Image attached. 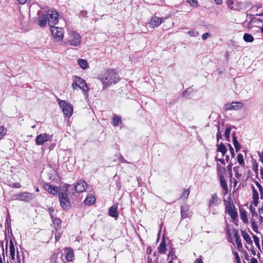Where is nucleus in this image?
I'll return each instance as SVG.
<instances>
[{"mask_svg": "<svg viewBox=\"0 0 263 263\" xmlns=\"http://www.w3.org/2000/svg\"><path fill=\"white\" fill-rule=\"evenodd\" d=\"M158 252L160 253H165L166 245L164 240L161 241L158 247Z\"/></svg>", "mask_w": 263, "mask_h": 263, "instance_id": "obj_31", "label": "nucleus"}, {"mask_svg": "<svg viewBox=\"0 0 263 263\" xmlns=\"http://www.w3.org/2000/svg\"><path fill=\"white\" fill-rule=\"evenodd\" d=\"M251 226L254 232L256 233H259L258 231V226L254 220H251Z\"/></svg>", "mask_w": 263, "mask_h": 263, "instance_id": "obj_38", "label": "nucleus"}, {"mask_svg": "<svg viewBox=\"0 0 263 263\" xmlns=\"http://www.w3.org/2000/svg\"><path fill=\"white\" fill-rule=\"evenodd\" d=\"M50 136L46 134L37 135L35 138V143L37 145H42L49 140Z\"/></svg>", "mask_w": 263, "mask_h": 263, "instance_id": "obj_8", "label": "nucleus"}, {"mask_svg": "<svg viewBox=\"0 0 263 263\" xmlns=\"http://www.w3.org/2000/svg\"><path fill=\"white\" fill-rule=\"evenodd\" d=\"M95 200L96 199H95V197L93 196L92 195H90V196H87L84 202L85 204H86V205H92L95 203Z\"/></svg>", "mask_w": 263, "mask_h": 263, "instance_id": "obj_22", "label": "nucleus"}, {"mask_svg": "<svg viewBox=\"0 0 263 263\" xmlns=\"http://www.w3.org/2000/svg\"><path fill=\"white\" fill-rule=\"evenodd\" d=\"M217 172L219 177L224 176V172H225V168L218 163L217 164Z\"/></svg>", "mask_w": 263, "mask_h": 263, "instance_id": "obj_25", "label": "nucleus"}, {"mask_svg": "<svg viewBox=\"0 0 263 263\" xmlns=\"http://www.w3.org/2000/svg\"><path fill=\"white\" fill-rule=\"evenodd\" d=\"M118 74L114 70L108 69L103 75L101 81L104 85L103 89L119 81Z\"/></svg>", "mask_w": 263, "mask_h": 263, "instance_id": "obj_1", "label": "nucleus"}, {"mask_svg": "<svg viewBox=\"0 0 263 263\" xmlns=\"http://www.w3.org/2000/svg\"><path fill=\"white\" fill-rule=\"evenodd\" d=\"M112 125L114 126H117L119 125V123L121 122V118L117 116L116 115H115L112 117Z\"/></svg>", "mask_w": 263, "mask_h": 263, "instance_id": "obj_32", "label": "nucleus"}, {"mask_svg": "<svg viewBox=\"0 0 263 263\" xmlns=\"http://www.w3.org/2000/svg\"><path fill=\"white\" fill-rule=\"evenodd\" d=\"M7 133V129L4 126H0V140L2 139Z\"/></svg>", "mask_w": 263, "mask_h": 263, "instance_id": "obj_35", "label": "nucleus"}, {"mask_svg": "<svg viewBox=\"0 0 263 263\" xmlns=\"http://www.w3.org/2000/svg\"><path fill=\"white\" fill-rule=\"evenodd\" d=\"M228 213L230 215L232 219H235L237 216V211L234 209H232L231 208L228 210Z\"/></svg>", "mask_w": 263, "mask_h": 263, "instance_id": "obj_30", "label": "nucleus"}, {"mask_svg": "<svg viewBox=\"0 0 263 263\" xmlns=\"http://www.w3.org/2000/svg\"><path fill=\"white\" fill-rule=\"evenodd\" d=\"M187 33L190 36L196 37V36H198L199 35L198 32H197V31H195L194 30L189 31Z\"/></svg>", "mask_w": 263, "mask_h": 263, "instance_id": "obj_41", "label": "nucleus"}, {"mask_svg": "<svg viewBox=\"0 0 263 263\" xmlns=\"http://www.w3.org/2000/svg\"><path fill=\"white\" fill-rule=\"evenodd\" d=\"M34 198V196L32 193L27 192L14 194L12 196L13 200H21L27 202L31 201Z\"/></svg>", "mask_w": 263, "mask_h": 263, "instance_id": "obj_4", "label": "nucleus"}, {"mask_svg": "<svg viewBox=\"0 0 263 263\" xmlns=\"http://www.w3.org/2000/svg\"><path fill=\"white\" fill-rule=\"evenodd\" d=\"M210 36V34L208 32H206L202 34V39L203 40H205L207 39Z\"/></svg>", "mask_w": 263, "mask_h": 263, "instance_id": "obj_52", "label": "nucleus"}, {"mask_svg": "<svg viewBox=\"0 0 263 263\" xmlns=\"http://www.w3.org/2000/svg\"><path fill=\"white\" fill-rule=\"evenodd\" d=\"M216 138H217V142L219 141L220 139L222 138L221 134V132L220 131V127H219V125H218V132H217V135H216Z\"/></svg>", "mask_w": 263, "mask_h": 263, "instance_id": "obj_46", "label": "nucleus"}, {"mask_svg": "<svg viewBox=\"0 0 263 263\" xmlns=\"http://www.w3.org/2000/svg\"><path fill=\"white\" fill-rule=\"evenodd\" d=\"M86 183L84 181L79 180L75 185L74 189L78 193H82L86 190Z\"/></svg>", "mask_w": 263, "mask_h": 263, "instance_id": "obj_11", "label": "nucleus"}, {"mask_svg": "<svg viewBox=\"0 0 263 263\" xmlns=\"http://www.w3.org/2000/svg\"><path fill=\"white\" fill-rule=\"evenodd\" d=\"M234 256H235V258L236 262L237 263H239V261H240V258H239L238 254L237 252H235L234 253Z\"/></svg>", "mask_w": 263, "mask_h": 263, "instance_id": "obj_53", "label": "nucleus"}, {"mask_svg": "<svg viewBox=\"0 0 263 263\" xmlns=\"http://www.w3.org/2000/svg\"><path fill=\"white\" fill-rule=\"evenodd\" d=\"M254 183L258 189H259V187H262V186L259 183V182L258 181H255Z\"/></svg>", "mask_w": 263, "mask_h": 263, "instance_id": "obj_64", "label": "nucleus"}, {"mask_svg": "<svg viewBox=\"0 0 263 263\" xmlns=\"http://www.w3.org/2000/svg\"><path fill=\"white\" fill-rule=\"evenodd\" d=\"M58 104L65 116L70 117L72 115L73 108L70 104L67 103L64 100L60 99L58 100Z\"/></svg>", "mask_w": 263, "mask_h": 263, "instance_id": "obj_3", "label": "nucleus"}, {"mask_svg": "<svg viewBox=\"0 0 263 263\" xmlns=\"http://www.w3.org/2000/svg\"><path fill=\"white\" fill-rule=\"evenodd\" d=\"M61 207L64 210H68L70 208V201L68 196L59 198Z\"/></svg>", "mask_w": 263, "mask_h": 263, "instance_id": "obj_9", "label": "nucleus"}, {"mask_svg": "<svg viewBox=\"0 0 263 263\" xmlns=\"http://www.w3.org/2000/svg\"><path fill=\"white\" fill-rule=\"evenodd\" d=\"M72 87L73 89H77L78 87L82 89L84 91H88V87L85 81L83 79L77 76L73 77V83Z\"/></svg>", "mask_w": 263, "mask_h": 263, "instance_id": "obj_2", "label": "nucleus"}, {"mask_svg": "<svg viewBox=\"0 0 263 263\" xmlns=\"http://www.w3.org/2000/svg\"><path fill=\"white\" fill-rule=\"evenodd\" d=\"M228 146L229 147V150L230 151V153H231V154L232 155V157H234L235 156V153H234V151L233 149V148L232 147V146H231V145L230 144H228Z\"/></svg>", "mask_w": 263, "mask_h": 263, "instance_id": "obj_48", "label": "nucleus"}, {"mask_svg": "<svg viewBox=\"0 0 263 263\" xmlns=\"http://www.w3.org/2000/svg\"><path fill=\"white\" fill-rule=\"evenodd\" d=\"M243 104L241 102H232L231 104H228L227 105V109L230 110H238L242 108Z\"/></svg>", "mask_w": 263, "mask_h": 263, "instance_id": "obj_16", "label": "nucleus"}, {"mask_svg": "<svg viewBox=\"0 0 263 263\" xmlns=\"http://www.w3.org/2000/svg\"><path fill=\"white\" fill-rule=\"evenodd\" d=\"M253 170L256 173H257L258 172V164L255 162V163H253Z\"/></svg>", "mask_w": 263, "mask_h": 263, "instance_id": "obj_50", "label": "nucleus"}, {"mask_svg": "<svg viewBox=\"0 0 263 263\" xmlns=\"http://www.w3.org/2000/svg\"><path fill=\"white\" fill-rule=\"evenodd\" d=\"M50 30L52 35L57 41L63 40L64 31L62 28L53 26L50 27Z\"/></svg>", "mask_w": 263, "mask_h": 263, "instance_id": "obj_7", "label": "nucleus"}, {"mask_svg": "<svg viewBox=\"0 0 263 263\" xmlns=\"http://www.w3.org/2000/svg\"><path fill=\"white\" fill-rule=\"evenodd\" d=\"M53 221L54 223L56 222L58 224L61 222V220L59 218H53Z\"/></svg>", "mask_w": 263, "mask_h": 263, "instance_id": "obj_59", "label": "nucleus"}, {"mask_svg": "<svg viewBox=\"0 0 263 263\" xmlns=\"http://www.w3.org/2000/svg\"><path fill=\"white\" fill-rule=\"evenodd\" d=\"M168 257H170L171 260H172V261H173V260L175 259H176V258H177V257L175 256V254L172 251H171L169 253V254H168Z\"/></svg>", "mask_w": 263, "mask_h": 263, "instance_id": "obj_47", "label": "nucleus"}, {"mask_svg": "<svg viewBox=\"0 0 263 263\" xmlns=\"http://www.w3.org/2000/svg\"><path fill=\"white\" fill-rule=\"evenodd\" d=\"M241 235H242V237L243 238V239H245V240L248 244L250 245V244L252 243V241L251 240V237L249 235V234H248L244 231H241Z\"/></svg>", "mask_w": 263, "mask_h": 263, "instance_id": "obj_24", "label": "nucleus"}, {"mask_svg": "<svg viewBox=\"0 0 263 263\" xmlns=\"http://www.w3.org/2000/svg\"><path fill=\"white\" fill-rule=\"evenodd\" d=\"M48 211L50 213L51 218L53 219V217L52 213L54 212V209L52 207H50L48 209Z\"/></svg>", "mask_w": 263, "mask_h": 263, "instance_id": "obj_51", "label": "nucleus"}, {"mask_svg": "<svg viewBox=\"0 0 263 263\" xmlns=\"http://www.w3.org/2000/svg\"><path fill=\"white\" fill-rule=\"evenodd\" d=\"M250 212L252 213V216L256 217V216H258L257 213L255 211V209L254 208H253L251 205L250 207Z\"/></svg>", "mask_w": 263, "mask_h": 263, "instance_id": "obj_45", "label": "nucleus"}, {"mask_svg": "<svg viewBox=\"0 0 263 263\" xmlns=\"http://www.w3.org/2000/svg\"><path fill=\"white\" fill-rule=\"evenodd\" d=\"M233 144L235 148L236 152H238L241 148V146H240L238 141H237V142L235 141L234 143H233Z\"/></svg>", "mask_w": 263, "mask_h": 263, "instance_id": "obj_44", "label": "nucleus"}, {"mask_svg": "<svg viewBox=\"0 0 263 263\" xmlns=\"http://www.w3.org/2000/svg\"><path fill=\"white\" fill-rule=\"evenodd\" d=\"M250 263H258V261L257 259L255 258H252L251 259V262Z\"/></svg>", "mask_w": 263, "mask_h": 263, "instance_id": "obj_63", "label": "nucleus"}, {"mask_svg": "<svg viewBox=\"0 0 263 263\" xmlns=\"http://www.w3.org/2000/svg\"><path fill=\"white\" fill-rule=\"evenodd\" d=\"M190 194V190L189 189L185 190L184 191L182 194L180 199H182L183 200H186L188 196Z\"/></svg>", "mask_w": 263, "mask_h": 263, "instance_id": "obj_34", "label": "nucleus"}, {"mask_svg": "<svg viewBox=\"0 0 263 263\" xmlns=\"http://www.w3.org/2000/svg\"><path fill=\"white\" fill-rule=\"evenodd\" d=\"M70 186L68 184H64L59 190V198L68 196V188Z\"/></svg>", "mask_w": 263, "mask_h": 263, "instance_id": "obj_13", "label": "nucleus"}, {"mask_svg": "<svg viewBox=\"0 0 263 263\" xmlns=\"http://www.w3.org/2000/svg\"><path fill=\"white\" fill-rule=\"evenodd\" d=\"M10 253L11 258L12 260L14 259L15 248L12 240L10 241Z\"/></svg>", "mask_w": 263, "mask_h": 263, "instance_id": "obj_26", "label": "nucleus"}, {"mask_svg": "<svg viewBox=\"0 0 263 263\" xmlns=\"http://www.w3.org/2000/svg\"><path fill=\"white\" fill-rule=\"evenodd\" d=\"M253 238L254 241L256 246L257 247V248L259 249H260V245H259V240L258 237L257 236L253 235Z\"/></svg>", "mask_w": 263, "mask_h": 263, "instance_id": "obj_40", "label": "nucleus"}, {"mask_svg": "<svg viewBox=\"0 0 263 263\" xmlns=\"http://www.w3.org/2000/svg\"><path fill=\"white\" fill-rule=\"evenodd\" d=\"M221 203V200L218 197L216 193L211 195V199H210L209 202L208 206H217Z\"/></svg>", "mask_w": 263, "mask_h": 263, "instance_id": "obj_10", "label": "nucleus"}, {"mask_svg": "<svg viewBox=\"0 0 263 263\" xmlns=\"http://www.w3.org/2000/svg\"><path fill=\"white\" fill-rule=\"evenodd\" d=\"M216 161L220 162H221L222 164H223V165H224V164H225L224 160V159H221V158H216Z\"/></svg>", "mask_w": 263, "mask_h": 263, "instance_id": "obj_57", "label": "nucleus"}, {"mask_svg": "<svg viewBox=\"0 0 263 263\" xmlns=\"http://www.w3.org/2000/svg\"><path fill=\"white\" fill-rule=\"evenodd\" d=\"M234 237L235 238V242L237 245V247L238 249H241L242 247V245L241 243V240L240 238V236L238 235V233L237 231H236V232L234 234Z\"/></svg>", "mask_w": 263, "mask_h": 263, "instance_id": "obj_20", "label": "nucleus"}, {"mask_svg": "<svg viewBox=\"0 0 263 263\" xmlns=\"http://www.w3.org/2000/svg\"><path fill=\"white\" fill-rule=\"evenodd\" d=\"M253 204L255 206H256L258 203V199H253Z\"/></svg>", "mask_w": 263, "mask_h": 263, "instance_id": "obj_56", "label": "nucleus"}, {"mask_svg": "<svg viewBox=\"0 0 263 263\" xmlns=\"http://www.w3.org/2000/svg\"><path fill=\"white\" fill-rule=\"evenodd\" d=\"M48 14H42L39 17L37 24L40 27H44L46 25L47 21H48Z\"/></svg>", "mask_w": 263, "mask_h": 263, "instance_id": "obj_14", "label": "nucleus"}, {"mask_svg": "<svg viewBox=\"0 0 263 263\" xmlns=\"http://www.w3.org/2000/svg\"><path fill=\"white\" fill-rule=\"evenodd\" d=\"M108 215L114 218H117L118 217V205L114 204L110 207L108 211Z\"/></svg>", "mask_w": 263, "mask_h": 263, "instance_id": "obj_17", "label": "nucleus"}, {"mask_svg": "<svg viewBox=\"0 0 263 263\" xmlns=\"http://www.w3.org/2000/svg\"><path fill=\"white\" fill-rule=\"evenodd\" d=\"M78 62L80 66L83 69H85L87 68L88 66V63L84 59H79L78 60Z\"/></svg>", "mask_w": 263, "mask_h": 263, "instance_id": "obj_28", "label": "nucleus"}, {"mask_svg": "<svg viewBox=\"0 0 263 263\" xmlns=\"http://www.w3.org/2000/svg\"><path fill=\"white\" fill-rule=\"evenodd\" d=\"M217 151L219 152H221L222 156H224L228 151L226 146L222 143L217 145Z\"/></svg>", "mask_w": 263, "mask_h": 263, "instance_id": "obj_21", "label": "nucleus"}, {"mask_svg": "<svg viewBox=\"0 0 263 263\" xmlns=\"http://www.w3.org/2000/svg\"><path fill=\"white\" fill-rule=\"evenodd\" d=\"M9 186H10L11 187H14V188H20L21 186L20 183H18V182L10 183L9 184Z\"/></svg>", "mask_w": 263, "mask_h": 263, "instance_id": "obj_43", "label": "nucleus"}, {"mask_svg": "<svg viewBox=\"0 0 263 263\" xmlns=\"http://www.w3.org/2000/svg\"><path fill=\"white\" fill-rule=\"evenodd\" d=\"M44 189L52 195H55L59 192V187L53 186L48 183H45L43 185Z\"/></svg>", "mask_w": 263, "mask_h": 263, "instance_id": "obj_12", "label": "nucleus"}, {"mask_svg": "<svg viewBox=\"0 0 263 263\" xmlns=\"http://www.w3.org/2000/svg\"><path fill=\"white\" fill-rule=\"evenodd\" d=\"M214 1L217 5H221L222 3V0H214Z\"/></svg>", "mask_w": 263, "mask_h": 263, "instance_id": "obj_62", "label": "nucleus"}, {"mask_svg": "<svg viewBox=\"0 0 263 263\" xmlns=\"http://www.w3.org/2000/svg\"><path fill=\"white\" fill-rule=\"evenodd\" d=\"M251 188H252V191H253L252 198L253 199H259L258 193L257 191L255 189L254 186L253 185H252Z\"/></svg>", "mask_w": 263, "mask_h": 263, "instance_id": "obj_37", "label": "nucleus"}, {"mask_svg": "<svg viewBox=\"0 0 263 263\" xmlns=\"http://www.w3.org/2000/svg\"><path fill=\"white\" fill-rule=\"evenodd\" d=\"M162 20L161 18L155 16L152 18L149 25L152 28H154L160 25L162 23Z\"/></svg>", "mask_w": 263, "mask_h": 263, "instance_id": "obj_18", "label": "nucleus"}, {"mask_svg": "<svg viewBox=\"0 0 263 263\" xmlns=\"http://www.w3.org/2000/svg\"><path fill=\"white\" fill-rule=\"evenodd\" d=\"M189 211V208L187 206H181V218L184 219L189 216V214L187 212Z\"/></svg>", "mask_w": 263, "mask_h": 263, "instance_id": "obj_23", "label": "nucleus"}, {"mask_svg": "<svg viewBox=\"0 0 263 263\" xmlns=\"http://www.w3.org/2000/svg\"><path fill=\"white\" fill-rule=\"evenodd\" d=\"M220 178V184L221 186L224 191V194H227L228 193V187L227 184V181L225 179L224 176H222L221 177H219Z\"/></svg>", "mask_w": 263, "mask_h": 263, "instance_id": "obj_19", "label": "nucleus"}, {"mask_svg": "<svg viewBox=\"0 0 263 263\" xmlns=\"http://www.w3.org/2000/svg\"><path fill=\"white\" fill-rule=\"evenodd\" d=\"M227 4L229 8L232 10H238L240 7L239 3L237 0H228Z\"/></svg>", "mask_w": 263, "mask_h": 263, "instance_id": "obj_15", "label": "nucleus"}, {"mask_svg": "<svg viewBox=\"0 0 263 263\" xmlns=\"http://www.w3.org/2000/svg\"><path fill=\"white\" fill-rule=\"evenodd\" d=\"M57 256L55 253H53L50 257V261L52 263H55Z\"/></svg>", "mask_w": 263, "mask_h": 263, "instance_id": "obj_49", "label": "nucleus"}, {"mask_svg": "<svg viewBox=\"0 0 263 263\" xmlns=\"http://www.w3.org/2000/svg\"><path fill=\"white\" fill-rule=\"evenodd\" d=\"M1 246L2 247V251H3V255L4 256V242L3 241H1L0 242Z\"/></svg>", "mask_w": 263, "mask_h": 263, "instance_id": "obj_60", "label": "nucleus"}, {"mask_svg": "<svg viewBox=\"0 0 263 263\" xmlns=\"http://www.w3.org/2000/svg\"><path fill=\"white\" fill-rule=\"evenodd\" d=\"M73 257V252H72V251L68 252L66 254V257L67 260L68 261H72V260Z\"/></svg>", "mask_w": 263, "mask_h": 263, "instance_id": "obj_39", "label": "nucleus"}, {"mask_svg": "<svg viewBox=\"0 0 263 263\" xmlns=\"http://www.w3.org/2000/svg\"><path fill=\"white\" fill-rule=\"evenodd\" d=\"M182 96L185 97V98H190V96L189 94H187V91L186 90L185 91H184L182 93Z\"/></svg>", "mask_w": 263, "mask_h": 263, "instance_id": "obj_55", "label": "nucleus"}, {"mask_svg": "<svg viewBox=\"0 0 263 263\" xmlns=\"http://www.w3.org/2000/svg\"><path fill=\"white\" fill-rule=\"evenodd\" d=\"M81 36L76 31H72L69 34L68 39L65 44H69L73 46H78L81 43Z\"/></svg>", "mask_w": 263, "mask_h": 263, "instance_id": "obj_5", "label": "nucleus"}, {"mask_svg": "<svg viewBox=\"0 0 263 263\" xmlns=\"http://www.w3.org/2000/svg\"><path fill=\"white\" fill-rule=\"evenodd\" d=\"M237 159V161L240 165H242L245 164L243 155L239 153L238 154Z\"/></svg>", "mask_w": 263, "mask_h": 263, "instance_id": "obj_36", "label": "nucleus"}, {"mask_svg": "<svg viewBox=\"0 0 263 263\" xmlns=\"http://www.w3.org/2000/svg\"><path fill=\"white\" fill-rule=\"evenodd\" d=\"M48 15V24L50 27L54 26L58 22L59 15L58 12L54 10H49L47 12Z\"/></svg>", "mask_w": 263, "mask_h": 263, "instance_id": "obj_6", "label": "nucleus"}, {"mask_svg": "<svg viewBox=\"0 0 263 263\" xmlns=\"http://www.w3.org/2000/svg\"><path fill=\"white\" fill-rule=\"evenodd\" d=\"M194 263H203V261L201 258H197Z\"/></svg>", "mask_w": 263, "mask_h": 263, "instance_id": "obj_61", "label": "nucleus"}, {"mask_svg": "<svg viewBox=\"0 0 263 263\" xmlns=\"http://www.w3.org/2000/svg\"><path fill=\"white\" fill-rule=\"evenodd\" d=\"M232 164H230L227 167L228 171L230 172L231 176H232Z\"/></svg>", "mask_w": 263, "mask_h": 263, "instance_id": "obj_54", "label": "nucleus"}, {"mask_svg": "<svg viewBox=\"0 0 263 263\" xmlns=\"http://www.w3.org/2000/svg\"><path fill=\"white\" fill-rule=\"evenodd\" d=\"M231 131V128L230 127H227L226 129L224 132V136L226 140L228 142H230V133Z\"/></svg>", "mask_w": 263, "mask_h": 263, "instance_id": "obj_33", "label": "nucleus"}, {"mask_svg": "<svg viewBox=\"0 0 263 263\" xmlns=\"http://www.w3.org/2000/svg\"><path fill=\"white\" fill-rule=\"evenodd\" d=\"M243 39L246 42H252L254 41L253 36L249 33H245L243 36Z\"/></svg>", "mask_w": 263, "mask_h": 263, "instance_id": "obj_29", "label": "nucleus"}, {"mask_svg": "<svg viewBox=\"0 0 263 263\" xmlns=\"http://www.w3.org/2000/svg\"><path fill=\"white\" fill-rule=\"evenodd\" d=\"M186 1L192 6H198V2L197 0H186Z\"/></svg>", "mask_w": 263, "mask_h": 263, "instance_id": "obj_42", "label": "nucleus"}, {"mask_svg": "<svg viewBox=\"0 0 263 263\" xmlns=\"http://www.w3.org/2000/svg\"><path fill=\"white\" fill-rule=\"evenodd\" d=\"M258 190H259V191L260 194L261 198H262L263 197V187H262V186L261 187H259V189H258Z\"/></svg>", "mask_w": 263, "mask_h": 263, "instance_id": "obj_58", "label": "nucleus"}, {"mask_svg": "<svg viewBox=\"0 0 263 263\" xmlns=\"http://www.w3.org/2000/svg\"><path fill=\"white\" fill-rule=\"evenodd\" d=\"M240 218L244 223H248V220L247 218V212L245 210H240Z\"/></svg>", "mask_w": 263, "mask_h": 263, "instance_id": "obj_27", "label": "nucleus"}]
</instances>
